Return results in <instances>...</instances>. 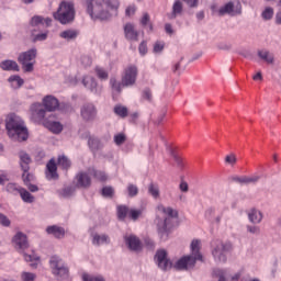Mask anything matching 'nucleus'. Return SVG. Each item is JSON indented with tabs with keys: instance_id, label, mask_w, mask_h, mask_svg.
<instances>
[{
	"instance_id": "f257e3e1",
	"label": "nucleus",
	"mask_w": 281,
	"mask_h": 281,
	"mask_svg": "<svg viewBox=\"0 0 281 281\" xmlns=\"http://www.w3.org/2000/svg\"><path fill=\"white\" fill-rule=\"evenodd\" d=\"M88 14L91 19L106 21L117 14L120 1L117 0H85Z\"/></svg>"
},
{
	"instance_id": "f03ea898",
	"label": "nucleus",
	"mask_w": 281,
	"mask_h": 281,
	"mask_svg": "<svg viewBox=\"0 0 281 281\" xmlns=\"http://www.w3.org/2000/svg\"><path fill=\"white\" fill-rule=\"evenodd\" d=\"M190 249H191V255L180 258L175 263V269H177L178 271H183V270L194 268V265H196V260H200V262H203V255H201V240L193 239L191 241Z\"/></svg>"
},
{
	"instance_id": "7ed1b4c3",
	"label": "nucleus",
	"mask_w": 281,
	"mask_h": 281,
	"mask_svg": "<svg viewBox=\"0 0 281 281\" xmlns=\"http://www.w3.org/2000/svg\"><path fill=\"white\" fill-rule=\"evenodd\" d=\"M5 128L9 137L18 139V142H25L29 137L27 127L25 123L16 114H9L7 116Z\"/></svg>"
},
{
	"instance_id": "20e7f679",
	"label": "nucleus",
	"mask_w": 281,
	"mask_h": 281,
	"mask_svg": "<svg viewBox=\"0 0 281 281\" xmlns=\"http://www.w3.org/2000/svg\"><path fill=\"white\" fill-rule=\"evenodd\" d=\"M13 245L20 254H23L25 262H31V267L33 269H36L38 267V262H41V257L35 254H25V249L30 248V243H27V236L25 234L18 233L13 237Z\"/></svg>"
},
{
	"instance_id": "39448f33",
	"label": "nucleus",
	"mask_w": 281,
	"mask_h": 281,
	"mask_svg": "<svg viewBox=\"0 0 281 281\" xmlns=\"http://www.w3.org/2000/svg\"><path fill=\"white\" fill-rule=\"evenodd\" d=\"M157 212L165 217L164 221L158 222V234H160V238H164V236H168V232L172 227V218H177L178 214L172 207H166L161 204L157 206Z\"/></svg>"
},
{
	"instance_id": "423d86ee",
	"label": "nucleus",
	"mask_w": 281,
	"mask_h": 281,
	"mask_svg": "<svg viewBox=\"0 0 281 281\" xmlns=\"http://www.w3.org/2000/svg\"><path fill=\"white\" fill-rule=\"evenodd\" d=\"M212 256L215 262H227V254L232 249V243H223L218 239L212 241Z\"/></svg>"
},
{
	"instance_id": "0eeeda50",
	"label": "nucleus",
	"mask_w": 281,
	"mask_h": 281,
	"mask_svg": "<svg viewBox=\"0 0 281 281\" xmlns=\"http://www.w3.org/2000/svg\"><path fill=\"white\" fill-rule=\"evenodd\" d=\"M49 267L53 276H55L57 280H65V278H69V267H67V263H65V261L59 257H50Z\"/></svg>"
},
{
	"instance_id": "6e6552de",
	"label": "nucleus",
	"mask_w": 281,
	"mask_h": 281,
	"mask_svg": "<svg viewBox=\"0 0 281 281\" xmlns=\"http://www.w3.org/2000/svg\"><path fill=\"white\" fill-rule=\"evenodd\" d=\"M36 48H31L19 55L18 63L22 65V69L26 74H32V71H34V65H36Z\"/></svg>"
},
{
	"instance_id": "1a4fd4ad",
	"label": "nucleus",
	"mask_w": 281,
	"mask_h": 281,
	"mask_svg": "<svg viewBox=\"0 0 281 281\" xmlns=\"http://www.w3.org/2000/svg\"><path fill=\"white\" fill-rule=\"evenodd\" d=\"M55 21H59L63 25H67L71 21V4L63 1L57 12L54 13Z\"/></svg>"
},
{
	"instance_id": "9d476101",
	"label": "nucleus",
	"mask_w": 281,
	"mask_h": 281,
	"mask_svg": "<svg viewBox=\"0 0 281 281\" xmlns=\"http://www.w3.org/2000/svg\"><path fill=\"white\" fill-rule=\"evenodd\" d=\"M137 82V66H127L122 76L123 87H133Z\"/></svg>"
},
{
	"instance_id": "9b49d317",
	"label": "nucleus",
	"mask_w": 281,
	"mask_h": 281,
	"mask_svg": "<svg viewBox=\"0 0 281 281\" xmlns=\"http://www.w3.org/2000/svg\"><path fill=\"white\" fill-rule=\"evenodd\" d=\"M31 120H33L36 123H43L45 122V120H49L45 117V109L43 108V104L41 103H33L31 105Z\"/></svg>"
},
{
	"instance_id": "f8f14e48",
	"label": "nucleus",
	"mask_w": 281,
	"mask_h": 281,
	"mask_svg": "<svg viewBox=\"0 0 281 281\" xmlns=\"http://www.w3.org/2000/svg\"><path fill=\"white\" fill-rule=\"evenodd\" d=\"M240 10H243L240 2H236V4H234V2H227L218 9V14L220 16H225V14L236 16V14H240Z\"/></svg>"
},
{
	"instance_id": "ddd939ff",
	"label": "nucleus",
	"mask_w": 281,
	"mask_h": 281,
	"mask_svg": "<svg viewBox=\"0 0 281 281\" xmlns=\"http://www.w3.org/2000/svg\"><path fill=\"white\" fill-rule=\"evenodd\" d=\"M155 260L162 271H168V269H172V261L168 259V252L164 249L158 250L155 256Z\"/></svg>"
},
{
	"instance_id": "4468645a",
	"label": "nucleus",
	"mask_w": 281,
	"mask_h": 281,
	"mask_svg": "<svg viewBox=\"0 0 281 281\" xmlns=\"http://www.w3.org/2000/svg\"><path fill=\"white\" fill-rule=\"evenodd\" d=\"M97 115H98V109L95 108V104L85 103L81 106V117L86 122H91L95 120Z\"/></svg>"
},
{
	"instance_id": "2eb2a0df",
	"label": "nucleus",
	"mask_w": 281,
	"mask_h": 281,
	"mask_svg": "<svg viewBox=\"0 0 281 281\" xmlns=\"http://www.w3.org/2000/svg\"><path fill=\"white\" fill-rule=\"evenodd\" d=\"M45 176L48 181H56L58 179V165L56 164V159L52 158L46 164Z\"/></svg>"
},
{
	"instance_id": "dca6fc26",
	"label": "nucleus",
	"mask_w": 281,
	"mask_h": 281,
	"mask_svg": "<svg viewBox=\"0 0 281 281\" xmlns=\"http://www.w3.org/2000/svg\"><path fill=\"white\" fill-rule=\"evenodd\" d=\"M125 245H127L131 251H142V241L135 235L124 237Z\"/></svg>"
},
{
	"instance_id": "f3484780",
	"label": "nucleus",
	"mask_w": 281,
	"mask_h": 281,
	"mask_svg": "<svg viewBox=\"0 0 281 281\" xmlns=\"http://www.w3.org/2000/svg\"><path fill=\"white\" fill-rule=\"evenodd\" d=\"M124 34H125L126 41H134V42L139 41V32L135 30V25H133V23H126L124 25Z\"/></svg>"
},
{
	"instance_id": "a211bd4d",
	"label": "nucleus",
	"mask_w": 281,
	"mask_h": 281,
	"mask_svg": "<svg viewBox=\"0 0 281 281\" xmlns=\"http://www.w3.org/2000/svg\"><path fill=\"white\" fill-rule=\"evenodd\" d=\"M43 106L46 109V111H56L58 106H60V103L58 102V99H56L54 95H46L43 99Z\"/></svg>"
},
{
	"instance_id": "6ab92c4d",
	"label": "nucleus",
	"mask_w": 281,
	"mask_h": 281,
	"mask_svg": "<svg viewBox=\"0 0 281 281\" xmlns=\"http://www.w3.org/2000/svg\"><path fill=\"white\" fill-rule=\"evenodd\" d=\"M44 126L45 128H48V131L55 133L56 135H58V133H63V124H60V122L49 121V119L44 120Z\"/></svg>"
},
{
	"instance_id": "aec40b11",
	"label": "nucleus",
	"mask_w": 281,
	"mask_h": 281,
	"mask_svg": "<svg viewBox=\"0 0 281 281\" xmlns=\"http://www.w3.org/2000/svg\"><path fill=\"white\" fill-rule=\"evenodd\" d=\"M30 23L32 27H41V25H45V24H46V27H49V25H52V19L49 18L43 19V16L35 15L31 19Z\"/></svg>"
},
{
	"instance_id": "412c9836",
	"label": "nucleus",
	"mask_w": 281,
	"mask_h": 281,
	"mask_svg": "<svg viewBox=\"0 0 281 281\" xmlns=\"http://www.w3.org/2000/svg\"><path fill=\"white\" fill-rule=\"evenodd\" d=\"M77 186L79 188H89L91 186V177L87 172H79L77 175Z\"/></svg>"
},
{
	"instance_id": "4be33fe9",
	"label": "nucleus",
	"mask_w": 281,
	"mask_h": 281,
	"mask_svg": "<svg viewBox=\"0 0 281 281\" xmlns=\"http://www.w3.org/2000/svg\"><path fill=\"white\" fill-rule=\"evenodd\" d=\"M46 233L50 236H54V238H65V228L60 226H48L46 228Z\"/></svg>"
},
{
	"instance_id": "5701e85b",
	"label": "nucleus",
	"mask_w": 281,
	"mask_h": 281,
	"mask_svg": "<svg viewBox=\"0 0 281 281\" xmlns=\"http://www.w3.org/2000/svg\"><path fill=\"white\" fill-rule=\"evenodd\" d=\"M30 164H32V158L25 151L20 153V166L23 172H30Z\"/></svg>"
},
{
	"instance_id": "b1692460",
	"label": "nucleus",
	"mask_w": 281,
	"mask_h": 281,
	"mask_svg": "<svg viewBox=\"0 0 281 281\" xmlns=\"http://www.w3.org/2000/svg\"><path fill=\"white\" fill-rule=\"evenodd\" d=\"M82 85L87 89H90L92 93H98V82L93 77H89V76L83 77Z\"/></svg>"
},
{
	"instance_id": "393cba45",
	"label": "nucleus",
	"mask_w": 281,
	"mask_h": 281,
	"mask_svg": "<svg viewBox=\"0 0 281 281\" xmlns=\"http://www.w3.org/2000/svg\"><path fill=\"white\" fill-rule=\"evenodd\" d=\"M0 67L3 69V71H19V64L14 60H3L0 64Z\"/></svg>"
},
{
	"instance_id": "a878e982",
	"label": "nucleus",
	"mask_w": 281,
	"mask_h": 281,
	"mask_svg": "<svg viewBox=\"0 0 281 281\" xmlns=\"http://www.w3.org/2000/svg\"><path fill=\"white\" fill-rule=\"evenodd\" d=\"M89 175H92V177H94V179H98V181H101L102 183H104V181H106L109 179V177L106 176V172L102 171V170H97L94 168H91L88 170Z\"/></svg>"
},
{
	"instance_id": "bb28decb",
	"label": "nucleus",
	"mask_w": 281,
	"mask_h": 281,
	"mask_svg": "<svg viewBox=\"0 0 281 281\" xmlns=\"http://www.w3.org/2000/svg\"><path fill=\"white\" fill-rule=\"evenodd\" d=\"M260 180V177L258 176H251V177H247V176H241V177H235L234 181H237V183H257V181Z\"/></svg>"
},
{
	"instance_id": "cd10ccee",
	"label": "nucleus",
	"mask_w": 281,
	"mask_h": 281,
	"mask_svg": "<svg viewBox=\"0 0 281 281\" xmlns=\"http://www.w3.org/2000/svg\"><path fill=\"white\" fill-rule=\"evenodd\" d=\"M248 218L250 221V223H260V221H262V213L256 209H252L249 213H248Z\"/></svg>"
},
{
	"instance_id": "c85d7f7f",
	"label": "nucleus",
	"mask_w": 281,
	"mask_h": 281,
	"mask_svg": "<svg viewBox=\"0 0 281 281\" xmlns=\"http://www.w3.org/2000/svg\"><path fill=\"white\" fill-rule=\"evenodd\" d=\"M116 212L119 221H124L126 216L130 215L131 210H128V206L126 205H119L116 207Z\"/></svg>"
},
{
	"instance_id": "c756f323",
	"label": "nucleus",
	"mask_w": 281,
	"mask_h": 281,
	"mask_svg": "<svg viewBox=\"0 0 281 281\" xmlns=\"http://www.w3.org/2000/svg\"><path fill=\"white\" fill-rule=\"evenodd\" d=\"M9 82H11V87L13 89H21V87H23L25 81L20 76H11L9 78Z\"/></svg>"
},
{
	"instance_id": "7c9ffc66",
	"label": "nucleus",
	"mask_w": 281,
	"mask_h": 281,
	"mask_svg": "<svg viewBox=\"0 0 281 281\" xmlns=\"http://www.w3.org/2000/svg\"><path fill=\"white\" fill-rule=\"evenodd\" d=\"M93 245H104L111 243L109 235H98L95 234L92 239Z\"/></svg>"
},
{
	"instance_id": "2f4dec72",
	"label": "nucleus",
	"mask_w": 281,
	"mask_h": 281,
	"mask_svg": "<svg viewBox=\"0 0 281 281\" xmlns=\"http://www.w3.org/2000/svg\"><path fill=\"white\" fill-rule=\"evenodd\" d=\"M182 12H183V3L177 0L172 5V13L170 19H177L178 14H181Z\"/></svg>"
},
{
	"instance_id": "473e14b6",
	"label": "nucleus",
	"mask_w": 281,
	"mask_h": 281,
	"mask_svg": "<svg viewBox=\"0 0 281 281\" xmlns=\"http://www.w3.org/2000/svg\"><path fill=\"white\" fill-rule=\"evenodd\" d=\"M88 146L92 150V153H95L102 148V144L100 143V139L94 137L89 138Z\"/></svg>"
},
{
	"instance_id": "72a5a7b5",
	"label": "nucleus",
	"mask_w": 281,
	"mask_h": 281,
	"mask_svg": "<svg viewBox=\"0 0 281 281\" xmlns=\"http://www.w3.org/2000/svg\"><path fill=\"white\" fill-rule=\"evenodd\" d=\"M140 25L143 27H148L149 32H153V22H150V14H148V12L143 13V16L140 18Z\"/></svg>"
},
{
	"instance_id": "f704fd0d",
	"label": "nucleus",
	"mask_w": 281,
	"mask_h": 281,
	"mask_svg": "<svg viewBox=\"0 0 281 281\" xmlns=\"http://www.w3.org/2000/svg\"><path fill=\"white\" fill-rule=\"evenodd\" d=\"M258 56L261 60L268 63V65H273V55L269 50H259Z\"/></svg>"
},
{
	"instance_id": "c9c22d12",
	"label": "nucleus",
	"mask_w": 281,
	"mask_h": 281,
	"mask_svg": "<svg viewBox=\"0 0 281 281\" xmlns=\"http://www.w3.org/2000/svg\"><path fill=\"white\" fill-rule=\"evenodd\" d=\"M19 194H20L22 201H24V203H34V195H32V193H30L24 188H22V190H20Z\"/></svg>"
},
{
	"instance_id": "e433bc0d",
	"label": "nucleus",
	"mask_w": 281,
	"mask_h": 281,
	"mask_svg": "<svg viewBox=\"0 0 281 281\" xmlns=\"http://www.w3.org/2000/svg\"><path fill=\"white\" fill-rule=\"evenodd\" d=\"M57 166L63 168V170H69V158H67L65 155H60L57 159Z\"/></svg>"
},
{
	"instance_id": "4c0bfd02",
	"label": "nucleus",
	"mask_w": 281,
	"mask_h": 281,
	"mask_svg": "<svg viewBox=\"0 0 281 281\" xmlns=\"http://www.w3.org/2000/svg\"><path fill=\"white\" fill-rule=\"evenodd\" d=\"M114 113L115 115H119V117H127L128 116V109L123 105H115L114 106Z\"/></svg>"
},
{
	"instance_id": "58836bf2",
	"label": "nucleus",
	"mask_w": 281,
	"mask_h": 281,
	"mask_svg": "<svg viewBox=\"0 0 281 281\" xmlns=\"http://www.w3.org/2000/svg\"><path fill=\"white\" fill-rule=\"evenodd\" d=\"M94 71L99 80H109V72L104 68L97 66Z\"/></svg>"
},
{
	"instance_id": "ea45409f",
	"label": "nucleus",
	"mask_w": 281,
	"mask_h": 281,
	"mask_svg": "<svg viewBox=\"0 0 281 281\" xmlns=\"http://www.w3.org/2000/svg\"><path fill=\"white\" fill-rule=\"evenodd\" d=\"M22 190V187L16 186V183H8L7 184V192H9V194H20Z\"/></svg>"
},
{
	"instance_id": "a19ab883",
	"label": "nucleus",
	"mask_w": 281,
	"mask_h": 281,
	"mask_svg": "<svg viewBox=\"0 0 281 281\" xmlns=\"http://www.w3.org/2000/svg\"><path fill=\"white\" fill-rule=\"evenodd\" d=\"M110 85L113 91H116V93H122V88L124 87L122 82L117 81L115 78H111Z\"/></svg>"
},
{
	"instance_id": "79ce46f5",
	"label": "nucleus",
	"mask_w": 281,
	"mask_h": 281,
	"mask_svg": "<svg viewBox=\"0 0 281 281\" xmlns=\"http://www.w3.org/2000/svg\"><path fill=\"white\" fill-rule=\"evenodd\" d=\"M148 193L154 198V199H159V186L155 183H150L148 186Z\"/></svg>"
},
{
	"instance_id": "37998d69",
	"label": "nucleus",
	"mask_w": 281,
	"mask_h": 281,
	"mask_svg": "<svg viewBox=\"0 0 281 281\" xmlns=\"http://www.w3.org/2000/svg\"><path fill=\"white\" fill-rule=\"evenodd\" d=\"M261 16L265 21H269L273 19V8L267 7L263 12L261 13Z\"/></svg>"
},
{
	"instance_id": "c03bdc74",
	"label": "nucleus",
	"mask_w": 281,
	"mask_h": 281,
	"mask_svg": "<svg viewBox=\"0 0 281 281\" xmlns=\"http://www.w3.org/2000/svg\"><path fill=\"white\" fill-rule=\"evenodd\" d=\"M82 280L83 281H105L104 277L102 276H91V274H82Z\"/></svg>"
},
{
	"instance_id": "a18cd8bd",
	"label": "nucleus",
	"mask_w": 281,
	"mask_h": 281,
	"mask_svg": "<svg viewBox=\"0 0 281 281\" xmlns=\"http://www.w3.org/2000/svg\"><path fill=\"white\" fill-rule=\"evenodd\" d=\"M142 100H146L147 102H153V91L150 88H146L142 92Z\"/></svg>"
},
{
	"instance_id": "49530a36",
	"label": "nucleus",
	"mask_w": 281,
	"mask_h": 281,
	"mask_svg": "<svg viewBox=\"0 0 281 281\" xmlns=\"http://www.w3.org/2000/svg\"><path fill=\"white\" fill-rule=\"evenodd\" d=\"M102 196H106L108 199L113 198V194H115V190L112 189V187H103L101 191Z\"/></svg>"
},
{
	"instance_id": "de8ad7c7",
	"label": "nucleus",
	"mask_w": 281,
	"mask_h": 281,
	"mask_svg": "<svg viewBox=\"0 0 281 281\" xmlns=\"http://www.w3.org/2000/svg\"><path fill=\"white\" fill-rule=\"evenodd\" d=\"M127 194L131 198L137 196V194H139V189L135 184H128L127 186Z\"/></svg>"
},
{
	"instance_id": "09e8293b",
	"label": "nucleus",
	"mask_w": 281,
	"mask_h": 281,
	"mask_svg": "<svg viewBox=\"0 0 281 281\" xmlns=\"http://www.w3.org/2000/svg\"><path fill=\"white\" fill-rule=\"evenodd\" d=\"M126 142V135L120 133L114 136V143L116 146H122Z\"/></svg>"
},
{
	"instance_id": "8fccbe9b",
	"label": "nucleus",
	"mask_w": 281,
	"mask_h": 281,
	"mask_svg": "<svg viewBox=\"0 0 281 281\" xmlns=\"http://www.w3.org/2000/svg\"><path fill=\"white\" fill-rule=\"evenodd\" d=\"M21 280L22 281H34V280H36V276L32 272H22Z\"/></svg>"
},
{
	"instance_id": "3c124183",
	"label": "nucleus",
	"mask_w": 281,
	"mask_h": 281,
	"mask_svg": "<svg viewBox=\"0 0 281 281\" xmlns=\"http://www.w3.org/2000/svg\"><path fill=\"white\" fill-rule=\"evenodd\" d=\"M138 52L140 56H146L148 54V45L146 44V41H143L138 46Z\"/></svg>"
},
{
	"instance_id": "603ef678",
	"label": "nucleus",
	"mask_w": 281,
	"mask_h": 281,
	"mask_svg": "<svg viewBox=\"0 0 281 281\" xmlns=\"http://www.w3.org/2000/svg\"><path fill=\"white\" fill-rule=\"evenodd\" d=\"M137 12V7L135 4L128 5L125 10V16H135Z\"/></svg>"
},
{
	"instance_id": "864d4df0",
	"label": "nucleus",
	"mask_w": 281,
	"mask_h": 281,
	"mask_svg": "<svg viewBox=\"0 0 281 281\" xmlns=\"http://www.w3.org/2000/svg\"><path fill=\"white\" fill-rule=\"evenodd\" d=\"M164 47H166V44L164 42H156L154 44V53L160 54V52H164Z\"/></svg>"
},
{
	"instance_id": "5fc2aeb1",
	"label": "nucleus",
	"mask_w": 281,
	"mask_h": 281,
	"mask_svg": "<svg viewBox=\"0 0 281 281\" xmlns=\"http://www.w3.org/2000/svg\"><path fill=\"white\" fill-rule=\"evenodd\" d=\"M142 212H143L142 210H135V209L130 210V218H132V221H137Z\"/></svg>"
},
{
	"instance_id": "6e6d98bb",
	"label": "nucleus",
	"mask_w": 281,
	"mask_h": 281,
	"mask_svg": "<svg viewBox=\"0 0 281 281\" xmlns=\"http://www.w3.org/2000/svg\"><path fill=\"white\" fill-rule=\"evenodd\" d=\"M0 225H3V227H10L11 225L10 218L3 213H0Z\"/></svg>"
},
{
	"instance_id": "4d7b16f0",
	"label": "nucleus",
	"mask_w": 281,
	"mask_h": 281,
	"mask_svg": "<svg viewBox=\"0 0 281 281\" xmlns=\"http://www.w3.org/2000/svg\"><path fill=\"white\" fill-rule=\"evenodd\" d=\"M32 36L33 37V41L34 43H36V41H46L47 40V33H41V34H34V31H32Z\"/></svg>"
},
{
	"instance_id": "13d9d810",
	"label": "nucleus",
	"mask_w": 281,
	"mask_h": 281,
	"mask_svg": "<svg viewBox=\"0 0 281 281\" xmlns=\"http://www.w3.org/2000/svg\"><path fill=\"white\" fill-rule=\"evenodd\" d=\"M226 164H229V166H234L237 161L236 155L231 154L225 157Z\"/></svg>"
},
{
	"instance_id": "bf43d9fd",
	"label": "nucleus",
	"mask_w": 281,
	"mask_h": 281,
	"mask_svg": "<svg viewBox=\"0 0 281 281\" xmlns=\"http://www.w3.org/2000/svg\"><path fill=\"white\" fill-rule=\"evenodd\" d=\"M60 196H63L64 199H67V196H71V187L64 188L60 191Z\"/></svg>"
},
{
	"instance_id": "052dcab7",
	"label": "nucleus",
	"mask_w": 281,
	"mask_h": 281,
	"mask_svg": "<svg viewBox=\"0 0 281 281\" xmlns=\"http://www.w3.org/2000/svg\"><path fill=\"white\" fill-rule=\"evenodd\" d=\"M92 60H91V57L89 56H83L81 58V64L83 65V67H90Z\"/></svg>"
},
{
	"instance_id": "680f3d73",
	"label": "nucleus",
	"mask_w": 281,
	"mask_h": 281,
	"mask_svg": "<svg viewBox=\"0 0 281 281\" xmlns=\"http://www.w3.org/2000/svg\"><path fill=\"white\" fill-rule=\"evenodd\" d=\"M60 38H65L66 41H71V32L70 31H64L60 33Z\"/></svg>"
},
{
	"instance_id": "e2e57ef3",
	"label": "nucleus",
	"mask_w": 281,
	"mask_h": 281,
	"mask_svg": "<svg viewBox=\"0 0 281 281\" xmlns=\"http://www.w3.org/2000/svg\"><path fill=\"white\" fill-rule=\"evenodd\" d=\"M22 179L24 181V186L30 183V173L27 171H23Z\"/></svg>"
},
{
	"instance_id": "0e129e2a",
	"label": "nucleus",
	"mask_w": 281,
	"mask_h": 281,
	"mask_svg": "<svg viewBox=\"0 0 281 281\" xmlns=\"http://www.w3.org/2000/svg\"><path fill=\"white\" fill-rule=\"evenodd\" d=\"M190 8H196L199 5V0H183Z\"/></svg>"
},
{
	"instance_id": "69168bd1",
	"label": "nucleus",
	"mask_w": 281,
	"mask_h": 281,
	"mask_svg": "<svg viewBox=\"0 0 281 281\" xmlns=\"http://www.w3.org/2000/svg\"><path fill=\"white\" fill-rule=\"evenodd\" d=\"M26 187L29 188L30 192H38V186H36V184H32L29 182V184H26Z\"/></svg>"
},
{
	"instance_id": "338daca9",
	"label": "nucleus",
	"mask_w": 281,
	"mask_h": 281,
	"mask_svg": "<svg viewBox=\"0 0 281 281\" xmlns=\"http://www.w3.org/2000/svg\"><path fill=\"white\" fill-rule=\"evenodd\" d=\"M145 245L148 249H155V243H153V240L149 238L145 239Z\"/></svg>"
},
{
	"instance_id": "774afa93",
	"label": "nucleus",
	"mask_w": 281,
	"mask_h": 281,
	"mask_svg": "<svg viewBox=\"0 0 281 281\" xmlns=\"http://www.w3.org/2000/svg\"><path fill=\"white\" fill-rule=\"evenodd\" d=\"M180 190H181V192H188V190H189V187H188V182H186V181H182L181 183H180Z\"/></svg>"
}]
</instances>
